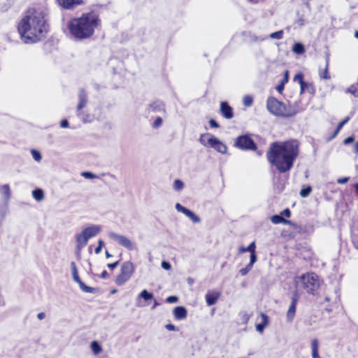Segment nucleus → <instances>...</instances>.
I'll list each match as a JSON object with an SVG mask.
<instances>
[{"mask_svg": "<svg viewBox=\"0 0 358 358\" xmlns=\"http://www.w3.org/2000/svg\"><path fill=\"white\" fill-rule=\"evenodd\" d=\"M280 214L282 217H289L291 216V211L289 208H285Z\"/></svg>", "mask_w": 358, "mask_h": 358, "instance_id": "nucleus-53", "label": "nucleus"}, {"mask_svg": "<svg viewBox=\"0 0 358 358\" xmlns=\"http://www.w3.org/2000/svg\"><path fill=\"white\" fill-rule=\"evenodd\" d=\"M162 124V119L160 117H157L153 122L152 127L154 128L159 127Z\"/></svg>", "mask_w": 358, "mask_h": 358, "instance_id": "nucleus-47", "label": "nucleus"}, {"mask_svg": "<svg viewBox=\"0 0 358 358\" xmlns=\"http://www.w3.org/2000/svg\"><path fill=\"white\" fill-rule=\"evenodd\" d=\"M81 176L87 179L97 178V176L90 171H85L81 173Z\"/></svg>", "mask_w": 358, "mask_h": 358, "instance_id": "nucleus-42", "label": "nucleus"}, {"mask_svg": "<svg viewBox=\"0 0 358 358\" xmlns=\"http://www.w3.org/2000/svg\"><path fill=\"white\" fill-rule=\"evenodd\" d=\"M252 266H253L248 264L245 268H243L239 271L240 274L243 276L246 275L252 269Z\"/></svg>", "mask_w": 358, "mask_h": 358, "instance_id": "nucleus-41", "label": "nucleus"}, {"mask_svg": "<svg viewBox=\"0 0 358 358\" xmlns=\"http://www.w3.org/2000/svg\"><path fill=\"white\" fill-rule=\"evenodd\" d=\"M312 191V187L310 186H306V187H303L300 191V196L303 198H306L308 196Z\"/></svg>", "mask_w": 358, "mask_h": 358, "instance_id": "nucleus-35", "label": "nucleus"}, {"mask_svg": "<svg viewBox=\"0 0 358 358\" xmlns=\"http://www.w3.org/2000/svg\"><path fill=\"white\" fill-rule=\"evenodd\" d=\"M266 327V325L264 324L263 323H259L257 324L256 329L259 332H262Z\"/></svg>", "mask_w": 358, "mask_h": 358, "instance_id": "nucleus-57", "label": "nucleus"}, {"mask_svg": "<svg viewBox=\"0 0 358 358\" xmlns=\"http://www.w3.org/2000/svg\"><path fill=\"white\" fill-rule=\"evenodd\" d=\"M350 117L349 116L346 117L344 120H343L341 122L337 125V131H340V130L343 128V127L348 122Z\"/></svg>", "mask_w": 358, "mask_h": 358, "instance_id": "nucleus-45", "label": "nucleus"}, {"mask_svg": "<svg viewBox=\"0 0 358 358\" xmlns=\"http://www.w3.org/2000/svg\"><path fill=\"white\" fill-rule=\"evenodd\" d=\"M45 313H43V312L39 313L37 315V318H38V320H43V319L45 318Z\"/></svg>", "mask_w": 358, "mask_h": 358, "instance_id": "nucleus-63", "label": "nucleus"}, {"mask_svg": "<svg viewBox=\"0 0 358 358\" xmlns=\"http://www.w3.org/2000/svg\"><path fill=\"white\" fill-rule=\"evenodd\" d=\"M32 196L37 201H41L44 199V192L41 189H36L32 191Z\"/></svg>", "mask_w": 358, "mask_h": 358, "instance_id": "nucleus-31", "label": "nucleus"}, {"mask_svg": "<svg viewBox=\"0 0 358 358\" xmlns=\"http://www.w3.org/2000/svg\"><path fill=\"white\" fill-rule=\"evenodd\" d=\"M306 90L310 94H313L315 92V87L313 84L308 83H306V85L304 86V92Z\"/></svg>", "mask_w": 358, "mask_h": 358, "instance_id": "nucleus-40", "label": "nucleus"}, {"mask_svg": "<svg viewBox=\"0 0 358 358\" xmlns=\"http://www.w3.org/2000/svg\"><path fill=\"white\" fill-rule=\"evenodd\" d=\"M209 124L213 128H218V127H220L219 124L214 119H210L209 120Z\"/></svg>", "mask_w": 358, "mask_h": 358, "instance_id": "nucleus-55", "label": "nucleus"}, {"mask_svg": "<svg viewBox=\"0 0 358 358\" xmlns=\"http://www.w3.org/2000/svg\"><path fill=\"white\" fill-rule=\"evenodd\" d=\"M183 187H184V182L182 180H180L179 179L175 180V181L173 182V189L176 191H180Z\"/></svg>", "mask_w": 358, "mask_h": 358, "instance_id": "nucleus-37", "label": "nucleus"}, {"mask_svg": "<svg viewBox=\"0 0 358 358\" xmlns=\"http://www.w3.org/2000/svg\"><path fill=\"white\" fill-rule=\"evenodd\" d=\"M31 155L35 161H36V162L41 161L42 157H41V153L38 151L35 150H31Z\"/></svg>", "mask_w": 358, "mask_h": 358, "instance_id": "nucleus-43", "label": "nucleus"}, {"mask_svg": "<svg viewBox=\"0 0 358 358\" xmlns=\"http://www.w3.org/2000/svg\"><path fill=\"white\" fill-rule=\"evenodd\" d=\"M108 276V273L106 270H104L101 274V278H107Z\"/></svg>", "mask_w": 358, "mask_h": 358, "instance_id": "nucleus-64", "label": "nucleus"}, {"mask_svg": "<svg viewBox=\"0 0 358 358\" xmlns=\"http://www.w3.org/2000/svg\"><path fill=\"white\" fill-rule=\"evenodd\" d=\"M234 146L241 150H256L257 144L250 134L238 136L235 141Z\"/></svg>", "mask_w": 358, "mask_h": 358, "instance_id": "nucleus-6", "label": "nucleus"}, {"mask_svg": "<svg viewBox=\"0 0 358 358\" xmlns=\"http://www.w3.org/2000/svg\"><path fill=\"white\" fill-rule=\"evenodd\" d=\"M148 109L153 113L165 112L164 104L160 101H155L149 104Z\"/></svg>", "mask_w": 358, "mask_h": 358, "instance_id": "nucleus-22", "label": "nucleus"}, {"mask_svg": "<svg viewBox=\"0 0 358 358\" xmlns=\"http://www.w3.org/2000/svg\"><path fill=\"white\" fill-rule=\"evenodd\" d=\"M8 205L6 203H0V226L3 222L8 213Z\"/></svg>", "mask_w": 358, "mask_h": 358, "instance_id": "nucleus-29", "label": "nucleus"}, {"mask_svg": "<svg viewBox=\"0 0 358 358\" xmlns=\"http://www.w3.org/2000/svg\"><path fill=\"white\" fill-rule=\"evenodd\" d=\"M208 147L222 154H225L227 151V145L213 136L208 138Z\"/></svg>", "mask_w": 358, "mask_h": 358, "instance_id": "nucleus-9", "label": "nucleus"}, {"mask_svg": "<svg viewBox=\"0 0 358 358\" xmlns=\"http://www.w3.org/2000/svg\"><path fill=\"white\" fill-rule=\"evenodd\" d=\"M325 68L324 71H320L319 76L320 78L329 80L331 78V76L329 73V54L327 53L325 57Z\"/></svg>", "mask_w": 358, "mask_h": 358, "instance_id": "nucleus-24", "label": "nucleus"}, {"mask_svg": "<svg viewBox=\"0 0 358 358\" xmlns=\"http://www.w3.org/2000/svg\"><path fill=\"white\" fill-rule=\"evenodd\" d=\"M178 301V298L176 296H169L166 299V301L169 303H176Z\"/></svg>", "mask_w": 358, "mask_h": 358, "instance_id": "nucleus-48", "label": "nucleus"}, {"mask_svg": "<svg viewBox=\"0 0 358 358\" xmlns=\"http://www.w3.org/2000/svg\"><path fill=\"white\" fill-rule=\"evenodd\" d=\"M207 136H209L208 134H201L200 136V138L199 139V142L201 143V144H202L203 146H208V139L207 141H206L205 138Z\"/></svg>", "mask_w": 358, "mask_h": 358, "instance_id": "nucleus-44", "label": "nucleus"}, {"mask_svg": "<svg viewBox=\"0 0 358 358\" xmlns=\"http://www.w3.org/2000/svg\"><path fill=\"white\" fill-rule=\"evenodd\" d=\"M299 300V296L296 292H295L292 297L291 303L289 305V309L287 312V320L288 322H292L295 316L296 309V304Z\"/></svg>", "mask_w": 358, "mask_h": 358, "instance_id": "nucleus-12", "label": "nucleus"}, {"mask_svg": "<svg viewBox=\"0 0 358 358\" xmlns=\"http://www.w3.org/2000/svg\"><path fill=\"white\" fill-rule=\"evenodd\" d=\"M283 102L274 97H269L266 101V108L273 115L280 117Z\"/></svg>", "mask_w": 358, "mask_h": 358, "instance_id": "nucleus-7", "label": "nucleus"}, {"mask_svg": "<svg viewBox=\"0 0 358 358\" xmlns=\"http://www.w3.org/2000/svg\"><path fill=\"white\" fill-rule=\"evenodd\" d=\"M101 227L92 224L83 229L82 233L88 238L96 236L101 231Z\"/></svg>", "mask_w": 358, "mask_h": 358, "instance_id": "nucleus-14", "label": "nucleus"}, {"mask_svg": "<svg viewBox=\"0 0 358 358\" xmlns=\"http://www.w3.org/2000/svg\"><path fill=\"white\" fill-rule=\"evenodd\" d=\"M0 194L1 195L3 203L9 204V201L11 199V190L8 184H4L0 185Z\"/></svg>", "mask_w": 358, "mask_h": 358, "instance_id": "nucleus-15", "label": "nucleus"}, {"mask_svg": "<svg viewBox=\"0 0 358 358\" xmlns=\"http://www.w3.org/2000/svg\"><path fill=\"white\" fill-rule=\"evenodd\" d=\"M166 329H168L169 331H176V330H178L176 327L175 325L172 324H168L165 326Z\"/></svg>", "mask_w": 358, "mask_h": 358, "instance_id": "nucleus-59", "label": "nucleus"}, {"mask_svg": "<svg viewBox=\"0 0 358 358\" xmlns=\"http://www.w3.org/2000/svg\"><path fill=\"white\" fill-rule=\"evenodd\" d=\"M253 103V99L251 96L246 95L243 98V105L246 107L252 106Z\"/></svg>", "mask_w": 358, "mask_h": 358, "instance_id": "nucleus-39", "label": "nucleus"}, {"mask_svg": "<svg viewBox=\"0 0 358 358\" xmlns=\"http://www.w3.org/2000/svg\"><path fill=\"white\" fill-rule=\"evenodd\" d=\"M257 255L255 254V251L253 252L252 253H250V264L253 266V264L257 262Z\"/></svg>", "mask_w": 358, "mask_h": 358, "instance_id": "nucleus-49", "label": "nucleus"}, {"mask_svg": "<svg viewBox=\"0 0 358 358\" xmlns=\"http://www.w3.org/2000/svg\"><path fill=\"white\" fill-rule=\"evenodd\" d=\"M88 241L89 239L81 231L76 236L77 249L80 251L87 244Z\"/></svg>", "mask_w": 358, "mask_h": 358, "instance_id": "nucleus-23", "label": "nucleus"}, {"mask_svg": "<svg viewBox=\"0 0 358 358\" xmlns=\"http://www.w3.org/2000/svg\"><path fill=\"white\" fill-rule=\"evenodd\" d=\"M284 82H282L280 85H278L276 87V90L278 92L281 93L282 90H284Z\"/></svg>", "mask_w": 358, "mask_h": 358, "instance_id": "nucleus-62", "label": "nucleus"}, {"mask_svg": "<svg viewBox=\"0 0 358 358\" xmlns=\"http://www.w3.org/2000/svg\"><path fill=\"white\" fill-rule=\"evenodd\" d=\"M57 1L60 6L68 10L85 3L84 0H57Z\"/></svg>", "mask_w": 358, "mask_h": 358, "instance_id": "nucleus-13", "label": "nucleus"}, {"mask_svg": "<svg viewBox=\"0 0 358 358\" xmlns=\"http://www.w3.org/2000/svg\"><path fill=\"white\" fill-rule=\"evenodd\" d=\"M99 17L94 12L83 13L81 17L71 20L69 23L70 33L76 38H90L98 26Z\"/></svg>", "mask_w": 358, "mask_h": 358, "instance_id": "nucleus-3", "label": "nucleus"}, {"mask_svg": "<svg viewBox=\"0 0 358 358\" xmlns=\"http://www.w3.org/2000/svg\"><path fill=\"white\" fill-rule=\"evenodd\" d=\"M104 243L102 240H99L98 246L95 248L94 252L96 254H99L102 250Z\"/></svg>", "mask_w": 358, "mask_h": 358, "instance_id": "nucleus-46", "label": "nucleus"}, {"mask_svg": "<svg viewBox=\"0 0 358 358\" xmlns=\"http://www.w3.org/2000/svg\"><path fill=\"white\" fill-rule=\"evenodd\" d=\"M284 31L282 30H280L275 32L271 33L269 36L271 38L273 39H281L283 38Z\"/></svg>", "mask_w": 358, "mask_h": 358, "instance_id": "nucleus-38", "label": "nucleus"}, {"mask_svg": "<svg viewBox=\"0 0 358 358\" xmlns=\"http://www.w3.org/2000/svg\"><path fill=\"white\" fill-rule=\"evenodd\" d=\"M108 236L129 250H133L134 249V246L131 241L123 235H120L115 232L110 231L108 233Z\"/></svg>", "mask_w": 358, "mask_h": 358, "instance_id": "nucleus-8", "label": "nucleus"}, {"mask_svg": "<svg viewBox=\"0 0 358 358\" xmlns=\"http://www.w3.org/2000/svg\"><path fill=\"white\" fill-rule=\"evenodd\" d=\"M271 221L273 224H290L291 222L285 219L281 214L280 215H274L271 217Z\"/></svg>", "mask_w": 358, "mask_h": 358, "instance_id": "nucleus-26", "label": "nucleus"}, {"mask_svg": "<svg viewBox=\"0 0 358 358\" xmlns=\"http://www.w3.org/2000/svg\"><path fill=\"white\" fill-rule=\"evenodd\" d=\"M78 112V116L83 120V122H90L92 120V117L90 115H85L83 113L80 111Z\"/></svg>", "mask_w": 358, "mask_h": 358, "instance_id": "nucleus-36", "label": "nucleus"}, {"mask_svg": "<svg viewBox=\"0 0 358 358\" xmlns=\"http://www.w3.org/2000/svg\"><path fill=\"white\" fill-rule=\"evenodd\" d=\"M18 32L25 43H34L45 37L48 30L41 12L29 10L18 24Z\"/></svg>", "mask_w": 358, "mask_h": 358, "instance_id": "nucleus-2", "label": "nucleus"}, {"mask_svg": "<svg viewBox=\"0 0 358 358\" xmlns=\"http://www.w3.org/2000/svg\"><path fill=\"white\" fill-rule=\"evenodd\" d=\"M60 127L62 128H67L69 127V122L66 119H64L60 122Z\"/></svg>", "mask_w": 358, "mask_h": 358, "instance_id": "nucleus-58", "label": "nucleus"}, {"mask_svg": "<svg viewBox=\"0 0 358 358\" xmlns=\"http://www.w3.org/2000/svg\"><path fill=\"white\" fill-rule=\"evenodd\" d=\"M79 103L77 106V110L80 111L87 103V94L85 90L81 89L78 94Z\"/></svg>", "mask_w": 358, "mask_h": 358, "instance_id": "nucleus-20", "label": "nucleus"}, {"mask_svg": "<svg viewBox=\"0 0 358 358\" xmlns=\"http://www.w3.org/2000/svg\"><path fill=\"white\" fill-rule=\"evenodd\" d=\"M348 180H349V178H348V177H344V178H339V179L337 180V182H338V183H339V184H345V183H346Z\"/></svg>", "mask_w": 358, "mask_h": 358, "instance_id": "nucleus-60", "label": "nucleus"}, {"mask_svg": "<svg viewBox=\"0 0 358 358\" xmlns=\"http://www.w3.org/2000/svg\"><path fill=\"white\" fill-rule=\"evenodd\" d=\"M345 93L350 94L355 97L358 98V83L351 85L345 90Z\"/></svg>", "mask_w": 358, "mask_h": 358, "instance_id": "nucleus-32", "label": "nucleus"}, {"mask_svg": "<svg viewBox=\"0 0 358 358\" xmlns=\"http://www.w3.org/2000/svg\"><path fill=\"white\" fill-rule=\"evenodd\" d=\"M220 113L226 119H231L234 117L233 109L226 101L221 102Z\"/></svg>", "mask_w": 358, "mask_h": 358, "instance_id": "nucleus-16", "label": "nucleus"}, {"mask_svg": "<svg viewBox=\"0 0 358 358\" xmlns=\"http://www.w3.org/2000/svg\"><path fill=\"white\" fill-rule=\"evenodd\" d=\"M300 282L308 294H315L320 286L318 276L314 273L303 274L300 277Z\"/></svg>", "mask_w": 358, "mask_h": 358, "instance_id": "nucleus-4", "label": "nucleus"}, {"mask_svg": "<svg viewBox=\"0 0 358 358\" xmlns=\"http://www.w3.org/2000/svg\"><path fill=\"white\" fill-rule=\"evenodd\" d=\"M261 317L262 320V323H263L265 325H267L268 323V317L267 316V315H266L265 313H261Z\"/></svg>", "mask_w": 358, "mask_h": 358, "instance_id": "nucleus-54", "label": "nucleus"}, {"mask_svg": "<svg viewBox=\"0 0 358 358\" xmlns=\"http://www.w3.org/2000/svg\"><path fill=\"white\" fill-rule=\"evenodd\" d=\"M311 351L313 358H320L319 355V341L316 338L311 341Z\"/></svg>", "mask_w": 358, "mask_h": 358, "instance_id": "nucleus-25", "label": "nucleus"}, {"mask_svg": "<svg viewBox=\"0 0 358 358\" xmlns=\"http://www.w3.org/2000/svg\"><path fill=\"white\" fill-rule=\"evenodd\" d=\"M119 264V261H117L114 263L108 264L107 266L110 269L115 268Z\"/></svg>", "mask_w": 358, "mask_h": 358, "instance_id": "nucleus-61", "label": "nucleus"}, {"mask_svg": "<svg viewBox=\"0 0 358 358\" xmlns=\"http://www.w3.org/2000/svg\"><path fill=\"white\" fill-rule=\"evenodd\" d=\"M299 154V143L295 140L274 142L267 152V159L280 173L289 171Z\"/></svg>", "mask_w": 358, "mask_h": 358, "instance_id": "nucleus-1", "label": "nucleus"}, {"mask_svg": "<svg viewBox=\"0 0 358 358\" xmlns=\"http://www.w3.org/2000/svg\"><path fill=\"white\" fill-rule=\"evenodd\" d=\"M154 298V295L152 292H148L147 289L142 290L138 295L136 300L140 299H144L145 301H150Z\"/></svg>", "mask_w": 358, "mask_h": 358, "instance_id": "nucleus-27", "label": "nucleus"}, {"mask_svg": "<svg viewBox=\"0 0 358 358\" xmlns=\"http://www.w3.org/2000/svg\"><path fill=\"white\" fill-rule=\"evenodd\" d=\"M134 271V266L132 262L127 261L122 264L120 273L117 276L115 283L117 285H122L131 277Z\"/></svg>", "mask_w": 358, "mask_h": 358, "instance_id": "nucleus-5", "label": "nucleus"}, {"mask_svg": "<svg viewBox=\"0 0 358 358\" xmlns=\"http://www.w3.org/2000/svg\"><path fill=\"white\" fill-rule=\"evenodd\" d=\"M294 81H298L301 87V94L304 92V86L306 85V82L303 80V75L301 73H297L294 77Z\"/></svg>", "mask_w": 358, "mask_h": 358, "instance_id": "nucleus-30", "label": "nucleus"}, {"mask_svg": "<svg viewBox=\"0 0 358 358\" xmlns=\"http://www.w3.org/2000/svg\"><path fill=\"white\" fill-rule=\"evenodd\" d=\"M292 51L297 55H301L305 52L304 45L299 42L295 43L292 46Z\"/></svg>", "mask_w": 358, "mask_h": 358, "instance_id": "nucleus-33", "label": "nucleus"}, {"mask_svg": "<svg viewBox=\"0 0 358 358\" xmlns=\"http://www.w3.org/2000/svg\"><path fill=\"white\" fill-rule=\"evenodd\" d=\"M161 266L164 270H169L171 268V264L166 261H162Z\"/></svg>", "mask_w": 358, "mask_h": 358, "instance_id": "nucleus-52", "label": "nucleus"}, {"mask_svg": "<svg viewBox=\"0 0 358 358\" xmlns=\"http://www.w3.org/2000/svg\"><path fill=\"white\" fill-rule=\"evenodd\" d=\"M240 315L241 317V320L243 323H247L249 320V315L247 314L246 312H242L240 313Z\"/></svg>", "mask_w": 358, "mask_h": 358, "instance_id": "nucleus-50", "label": "nucleus"}, {"mask_svg": "<svg viewBox=\"0 0 358 358\" xmlns=\"http://www.w3.org/2000/svg\"><path fill=\"white\" fill-rule=\"evenodd\" d=\"M355 141V138L354 136H348V138H346L344 141H343V143L345 145H348V144H350L352 143L353 141Z\"/></svg>", "mask_w": 358, "mask_h": 358, "instance_id": "nucleus-56", "label": "nucleus"}, {"mask_svg": "<svg viewBox=\"0 0 358 358\" xmlns=\"http://www.w3.org/2000/svg\"><path fill=\"white\" fill-rule=\"evenodd\" d=\"M71 268L72 275L78 273L76 264L74 262H72L71 263Z\"/></svg>", "mask_w": 358, "mask_h": 358, "instance_id": "nucleus-51", "label": "nucleus"}, {"mask_svg": "<svg viewBox=\"0 0 358 358\" xmlns=\"http://www.w3.org/2000/svg\"><path fill=\"white\" fill-rule=\"evenodd\" d=\"M175 208L178 212H180L188 217L194 223H199L201 222V219L198 215L192 210L182 206L180 203H177Z\"/></svg>", "mask_w": 358, "mask_h": 358, "instance_id": "nucleus-11", "label": "nucleus"}, {"mask_svg": "<svg viewBox=\"0 0 358 358\" xmlns=\"http://www.w3.org/2000/svg\"><path fill=\"white\" fill-rule=\"evenodd\" d=\"M73 279L75 282H76L80 288V289L86 293H94L95 292V288L89 287L86 285L80 278L78 273L76 275H73Z\"/></svg>", "mask_w": 358, "mask_h": 358, "instance_id": "nucleus-18", "label": "nucleus"}, {"mask_svg": "<svg viewBox=\"0 0 358 358\" xmlns=\"http://www.w3.org/2000/svg\"><path fill=\"white\" fill-rule=\"evenodd\" d=\"M220 294L218 292H208L206 293L205 298L208 306H210L216 303L220 298Z\"/></svg>", "mask_w": 358, "mask_h": 358, "instance_id": "nucleus-19", "label": "nucleus"}, {"mask_svg": "<svg viewBox=\"0 0 358 358\" xmlns=\"http://www.w3.org/2000/svg\"><path fill=\"white\" fill-rule=\"evenodd\" d=\"M73 279L75 282H76L80 288V289L86 293H94L95 292V288L89 287L86 285L80 278L78 273L76 275H73Z\"/></svg>", "mask_w": 358, "mask_h": 358, "instance_id": "nucleus-17", "label": "nucleus"}, {"mask_svg": "<svg viewBox=\"0 0 358 358\" xmlns=\"http://www.w3.org/2000/svg\"><path fill=\"white\" fill-rule=\"evenodd\" d=\"M90 348L94 355H98L103 350L101 345L97 341H93L90 343Z\"/></svg>", "mask_w": 358, "mask_h": 358, "instance_id": "nucleus-28", "label": "nucleus"}, {"mask_svg": "<svg viewBox=\"0 0 358 358\" xmlns=\"http://www.w3.org/2000/svg\"><path fill=\"white\" fill-rule=\"evenodd\" d=\"M240 251L241 252H249L252 253L255 251V242L251 243L247 248L241 247L240 248Z\"/></svg>", "mask_w": 358, "mask_h": 358, "instance_id": "nucleus-34", "label": "nucleus"}, {"mask_svg": "<svg viewBox=\"0 0 358 358\" xmlns=\"http://www.w3.org/2000/svg\"><path fill=\"white\" fill-rule=\"evenodd\" d=\"M174 317L178 320H182L187 317V311L184 306H176L173 311Z\"/></svg>", "mask_w": 358, "mask_h": 358, "instance_id": "nucleus-21", "label": "nucleus"}, {"mask_svg": "<svg viewBox=\"0 0 358 358\" xmlns=\"http://www.w3.org/2000/svg\"><path fill=\"white\" fill-rule=\"evenodd\" d=\"M299 113V106L296 104H286L283 103L280 117H291Z\"/></svg>", "mask_w": 358, "mask_h": 358, "instance_id": "nucleus-10", "label": "nucleus"}]
</instances>
